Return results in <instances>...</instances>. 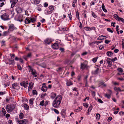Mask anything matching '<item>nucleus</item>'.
Instances as JSON below:
<instances>
[{"instance_id":"24","label":"nucleus","mask_w":124,"mask_h":124,"mask_svg":"<svg viewBox=\"0 0 124 124\" xmlns=\"http://www.w3.org/2000/svg\"><path fill=\"white\" fill-rule=\"evenodd\" d=\"M23 106L25 108L26 110H28L29 109V107L27 104H24Z\"/></svg>"},{"instance_id":"25","label":"nucleus","mask_w":124,"mask_h":124,"mask_svg":"<svg viewBox=\"0 0 124 124\" xmlns=\"http://www.w3.org/2000/svg\"><path fill=\"white\" fill-rule=\"evenodd\" d=\"M54 6L52 5L49 7V8L51 12L52 11H53L54 10Z\"/></svg>"},{"instance_id":"11","label":"nucleus","mask_w":124,"mask_h":124,"mask_svg":"<svg viewBox=\"0 0 124 124\" xmlns=\"http://www.w3.org/2000/svg\"><path fill=\"white\" fill-rule=\"evenodd\" d=\"M107 62L108 63V66L109 67H111L112 65V62L109 58H108L107 59Z\"/></svg>"},{"instance_id":"47","label":"nucleus","mask_w":124,"mask_h":124,"mask_svg":"<svg viewBox=\"0 0 124 124\" xmlns=\"http://www.w3.org/2000/svg\"><path fill=\"white\" fill-rule=\"evenodd\" d=\"M53 110L54 112L55 113L57 114H58L59 113V112L58 110L55 109H53Z\"/></svg>"},{"instance_id":"31","label":"nucleus","mask_w":124,"mask_h":124,"mask_svg":"<svg viewBox=\"0 0 124 124\" xmlns=\"http://www.w3.org/2000/svg\"><path fill=\"white\" fill-rule=\"evenodd\" d=\"M34 99L31 98L29 100L30 103L31 104H33V101L34 100Z\"/></svg>"},{"instance_id":"64","label":"nucleus","mask_w":124,"mask_h":124,"mask_svg":"<svg viewBox=\"0 0 124 124\" xmlns=\"http://www.w3.org/2000/svg\"><path fill=\"white\" fill-rule=\"evenodd\" d=\"M116 23H115L112 22L111 23V25L114 27L115 26V24Z\"/></svg>"},{"instance_id":"33","label":"nucleus","mask_w":124,"mask_h":124,"mask_svg":"<svg viewBox=\"0 0 124 124\" xmlns=\"http://www.w3.org/2000/svg\"><path fill=\"white\" fill-rule=\"evenodd\" d=\"M100 116L99 114H97L96 116V119H99L100 118Z\"/></svg>"},{"instance_id":"57","label":"nucleus","mask_w":124,"mask_h":124,"mask_svg":"<svg viewBox=\"0 0 124 124\" xmlns=\"http://www.w3.org/2000/svg\"><path fill=\"white\" fill-rule=\"evenodd\" d=\"M90 30H95V27H91V28L90 27Z\"/></svg>"},{"instance_id":"15","label":"nucleus","mask_w":124,"mask_h":124,"mask_svg":"<svg viewBox=\"0 0 124 124\" xmlns=\"http://www.w3.org/2000/svg\"><path fill=\"white\" fill-rule=\"evenodd\" d=\"M31 56V53L28 54L27 56H23L24 58L26 60H27L28 58L30 57Z\"/></svg>"},{"instance_id":"30","label":"nucleus","mask_w":124,"mask_h":124,"mask_svg":"<svg viewBox=\"0 0 124 124\" xmlns=\"http://www.w3.org/2000/svg\"><path fill=\"white\" fill-rule=\"evenodd\" d=\"M17 86V84L14 83L12 85V88L13 89H15V87H16Z\"/></svg>"},{"instance_id":"17","label":"nucleus","mask_w":124,"mask_h":124,"mask_svg":"<svg viewBox=\"0 0 124 124\" xmlns=\"http://www.w3.org/2000/svg\"><path fill=\"white\" fill-rule=\"evenodd\" d=\"M33 84L32 82H30L29 83V85L28 87V90L30 91L33 87Z\"/></svg>"},{"instance_id":"43","label":"nucleus","mask_w":124,"mask_h":124,"mask_svg":"<svg viewBox=\"0 0 124 124\" xmlns=\"http://www.w3.org/2000/svg\"><path fill=\"white\" fill-rule=\"evenodd\" d=\"M82 109L81 107H79L78 109H75V111L76 112L79 111Z\"/></svg>"},{"instance_id":"32","label":"nucleus","mask_w":124,"mask_h":124,"mask_svg":"<svg viewBox=\"0 0 124 124\" xmlns=\"http://www.w3.org/2000/svg\"><path fill=\"white\" fill-rule=\"evenodd\" d=\"M23 114L22 113H21L19 115V118L20 119H23Z\"/></svg>"},{"instance_id":"46","label":"nucleus","mask_w":124,"mask_h":124,"mask_svg":"<svg viewBox=\"0 0 124 124\" xmlns=\"http://www.w3.org/2000/svg\"><path fill=\"white\" fill-rule=\"evenodd\" d=\"M9 62L11 64H13L14 63V60H9Z\"/></svg>"},{"instance_id":"9","label":"nucleus","mask_w":124,"mask_h":124,"mask_svg":"<svg viewBox=\"0 0 124 124\" xmlns=\"http://www.w3.org/2000/svg\"><path fill=\"white\" fill-rule=\"evenodd\" d=\"M87 62L85 61L83 63L81 64V68L82 69H84L87 67Z\"/></svg>"},{"instance_id":"49","label":"nucleus","mask_w":124,"mask_h":124,"mask_svg":"<svg viewBox=\"0 0 124 124\" xmlns=\"http://www.w3.org/2000/svg\"><path fill=\"white\" fill-rule=\"evenodd\" d=\"M28 70L29 72L33 69L29 65L28 66Z\"/></svg>"},{"instance_id":"62","label":"nucleus","mask_w":124,"mask_h":124,"mask_svg":"<svg viewBox=\"0 0 124 124\" xmlns=\"http://www.w3.org/2000/svg\"><path fill=\"white\" fill-rule=\"evenodd\" d=\"M110 42V41L108 40H105V43L107 44H108L109 42Z\"/></svg>"},{"instance_id":"18","label":"nucleus","mask_w":124,"mask_h":124,"mask_svg":"<svg viewBox=\"0 0 124 124\" xmlns=\"http://www.w3.org/2000/svg\"><path fill=\"white\" fill-rule=\"evenodd\" d=\"M10 33V32L8 30V31H4V32L2 36H7Z\"/></svg>"},{"instance_id":"7","label":"nucleus","mask_w":124,"mask_h":124,"mask_svg":"<svg viewBox=\"0 0 124 124\" xmlns=\"http://www.w3.org/2000/svg\"><path fill=\"white\" fill-rule=\"evenodd\" d=\"M114 18L117 20L120 21H121L123 23L124 22V19L122 18L119 17L117 14L114 15Z\"/></svg>"},{"instance_id":"23","label":"nucleus","mask_w":124,"mask_h":124,"mask_svg":"<svg viewBox=\"0 0 124 124\" xmlns=\"http://www.w3.org/2000/svg\"><path fill=\"white\" fill-rule=\"evenodd\" d=\"M33 1L34 2V4H38L40 2L39 0H33Z\"/></svg>"},{"instance_id":"13","label":"nucleus","mask_w":124,"mask_h":124,"mask_svg":"<svg viewBox=\"0 0 124 124\" xmlns=\"http://www.w3.org/2000/svg\"><path fill=\"white\" fill-rule=\"evenodd\" d=\"M44 42L46 43L49 44L52 42V40L51 39L49 38H47L45 40Z\"/></svg>"},{"instance_id":"29","label":"nucleus","mask_w":124,"mask_h":124,"mask_svg":"<svg viewBox=\"0 0 124 124\" xmlns=\"http://www.w3.org/2000/svg\"><path fill=\"white\" fill-rule=\"evenodd\" d=\"M93 108V106L92 105H91V106L89 107L88 110V113H89L91 111Z\"/></svg>"},{"instance_id":"52","label":"nucleus","mask_w":124,"mask_h":124,"mask_svg":"<svg viewBox=\"0 0 124 124\" xmlns=\"http://www.w3.org/2000/svg\"><path fill=\"white\" fill-rule=\"evenodd\" d=\"M98 101L101 103H103V102L101 100V99H99L98 100Z\"/></svg>"},{"instance_id":"37","label":"nucleus","mask_w":124,"mask_h":124,"mask_svg":"<svg viewBox=\"0 0 124 124\" xmlns=\"http://www.w3.org/2000/svg\"><path fill=\"white\" fill-rule=\"evenodd\" d=\"M92 14H91L92 15V16L94 18H96L97 17L96 15L95 14L93 11H92Z\"/></svg>"},{"instance_id":"56","label":"nucleus","mask_w":124,"mask_h":124,"mask_svg":"<svg viewBox=\"0 0 124 124\" xmlns=\"http://www.w3.org/2000/svg\"><path fill=\"white\" fill-rule=\"evenodd\" d=\"M87 52H84L81 55L82 56H84L87 54Z\"/></svg>"},{"instance_id":"1","label":"nucleus","mask_w":124,"mask_h":124,"mask_svg":"<svg viewBox=\"0 0 124 124\" xmlns=\"http://www.w3.org/2000/svg\"><path fill=\"white\" fill-rule=\"evenodd\" d=\"M36 21V19L34 17H27L26 18L25 21V22L26 24H28L30 22L34 23Z\"/></svg>"},{"instance_id":"50","label":"nucleus","mask_w":124,"mask_h":124,"mask_svg":"<svg viewBox=\"0 0 124 124\" xmlns=\"http://www.w3.org/2000/svg\"><path fill=\"white\" fill-rule=\"evenodd\" d=\"M107 30L108 31L112 33L113 32V31L110 28H107Z\"/></svg>"},{"instance_id":"36","label":"nucleus","mask_w":124,"mask_h":124,"mask_svg":"<svg viewBox=\"0 0 124 124\" xmlns=\"http://www.w3.org/2000/svg\"><path fill=\"white\" fill-rule=\"evenodd\" d=\"M84 29L87 31H90V27H84Z\"/></svg>"},{"instance_id":"41","label":"nucleus","mask_w":124,"mask_h":124,"mask_svg":"<svg viewBox=\"0 0 124 124\" xmlns=\"http://www.w3.org/2000/svg\"><path fill=\"white\" fill-rule=\"evenodd\" d=\"M118 71L122 73L123 72V70L122 68H118L117 69Z\"/></svg>"},{"instance_id":"35","label":"nucleus","mask_w":124,"mask_h":124,"mask_svg":"<svg viewBox=\"0 0 124 124\" xmlns=\"http://www.w3.org/2000/svg\"><path fill=\"white\" fill-rule=\"evenodd\" d=\"M32 93L33 95H37V92L36 90H33L32 91Z\"/></svg>"},{"instance_id":"14","label":"nucleus","mask_w":124,"mask_h":124,"mask_svg":"<svg viewBox=\"0 0 124 124\" xmlns=\"http://www.w3.org/2000/svg\"><path fill=\"white\" fill-rule=\"evenodd\" d=\"M106 37L103 36V35H101L99 36V37L97 38V39L98 40H102L104 39H105L106 38Z\"/></svg>"},{"instance_id":"12","label":"nucleus","mask_w":124,"mask_h":124,"mask_svg":"<svg viewBox=\"0 0 124 124\" xmlns=\"http://www.w3.org/2000/svg\"><path fill=\"white\" fill-rule=\"evenodd\" d=\"M52 47L54 49H57L58 48V45L57 43H54L52 45Z\"/></svg>"},{"instance_id":"34","label":"nucleus","mask_w":124,"mask_h":124,"mask_svg":"<svg viewBox=\"0 0 124 124\" xmlns=\"http://www.w3.org/2000/svg\"><path fill=\"white\" fill-rule=\"evenodd\" d=\"M52 13V12L51 11H50L49 10H47L45 12V14L46 15L50 14H51Z\"/></svg>"},{"instance_id":"44","label":"nucleus","mask_w":124,"mask_h":124,"mask_svg":"<svg viewBox=\"0 0 124 124\" xmlns=\"http://www.w3.org/2000/svg\"><path fill=\"white\" fill-rule=\"evenodd\" d=\"M122 47L123 48H124V39H122Z\"/></svg>"},{"instance_id":"22","label":"nucleus","mask_w":124,"mask_h":124,"mask_svg":"<svg viewBox=\"0 0 124 124\" xmlns=\"http://www.w3.org/2000/svg\"><path fill=\"white\" fill-rule=\"evenodd\" d=\"M68 30V28L67 27H62L61 28V30L63 31H67Z\"/></svg>"},{"instance_id":"61","label":"nucleus","mask_w":124,"mask_h":124,"mask_svg":"<svg viewBox=\"0 0 124 124\" xmlns=\"http://www.w3.org/2000/svg\"><path fill=\"white\" fill-rule=\"evenodd\" d=\"M81 77L80 76H78V81H79L80 80Z\"/></svg>"},{"instance_id":"59","label":"nucleus","mask_w":124,"mask_h":124,"mask_svg":"<svg viewBox=\"0 0 124 124\" xmlns=\"http://www.w3.org/2000/svg\"><path fill=\"white\" fill-rule=\"evenodd\" d=\"M112 118L111 117H108V121L109 122L111 121V120L112 119Z\"/></svg>"},{"instance_id":"10","label":"nucleus","mask_w":124,"mask_h":124,"mask_svg":"<svg viewBox=\"0 0 124 124\" xmlns=\"http://www.w3.org/2000/svg\"><path fill=\"white\" fill-rule=\"evenodd\" d=\"M28 83V82L27 81H23L20 83V85L21 86L26 88L27 87V85Z\"/></svg>"},{"instance_id":"54","label":"nucleus","mask_w":124,"mask_h":124,"mask_svg":"<svg viewBox=\"0 0 124 124\" xmlns=\"http://www.w3.org/2000/svg\"><path fill=\"white\" fill-rule=\"evenodd\" d=\"M12 4L11 6V7L13 8L15 6L16 4H15L14 2H12Z\"/></svg>"},{"instance_id":"19","label":"nucleus","mask_w":124,"mask_h":124,"mask_svg":"<svg viewBox=\"0 0 124 124\" xmlns=\"http://www.w3.org/2000/svg\"><path fill=\"white\" fill-rule=\"evenodd\" d=\"M56 95V93H52L51 94L50 97L51 98L53 99L55 97Z\"/></svg>"},{"instance_id":"8","label":"nucleus","mask_w":124,"mask_h":124,"mask_svg":"<svg viewBox=\"0 0 124 124\" xmlns=\"http://www.w3.org/2000/svg\"><path fill=\"white\" fill-rule=\"evenodd\" d=\"M62 99V96L60 95H57L55 98L54 100L59 102L61 103Z\"/></svg>"},{"instance_id":"63","label":"nucleus","mask_w":124,"mask_h":124,"mask_svg":"<svg viewBox=\"0 0 124 124\" xmlns=\"http://www.w3.org/2000/svg\"><path fill=\"white\" fill-rule=\"evenodd\" d=\"M113 83L114 85H119V83L116 82H113Z\"/></svg>"},{"instance_id":"21","label":"nucleus","mask_w":124,"mask_h":124,"mask_svg":"<svg viewBox=\"0 0 124 124\" xmlns=\"http://www.w3.org/2000/svg\"><path fill=\"white\" fill-rule=\"evenodd\" d=\"M47 89V87L46 86H42L41 88V90L44 92H46Z\"/></svg>"},{"instance_id":"38","label":"nucleus","mask_w":124,"mask_h":124,"mask_svg":"<svg viewBox=\"0 0 124 124\" xmlns=\"http://www.w3.org/2000/svg\"><path fill=\"white\" fill-rule=\"evenodd\" d=\"M83 105L86 108H88V104L87 103H85L83 104Z\"/></svg>"},{"instance_id":"60","label":"nucleus","mask_w":124,"mask_h":124,"mask_svg":"<svg viewBox=\"0 0 124 124\" xmlns=\"http://www.w3.org/2000/svg\"><path fill=\"white\" fill-rule=\"evenodd\" d=\"M104 48L103 46L102 45H100L99 46V49L101 50Z\"/></svg>"},{"instance_id":"3","label":"nucleus","mask_w":124,"mask_h":124,"mask_svg":"<svg viewBox=\"0 0 124 124\" xmlns=\"http://www.w3.org/2000/svg\"><path fill=\"white\" fill-rule=\"evenodd\" d=\"M9 15L6 13H4L0 16L1 18L4 21L8 20L9 19Z\"/></svg>"},{"instance_id":"27","label":"nucleus","mask_w":124,"mask_h":124,"mask_svg":"<svg viewBox=\"0 0 124 124\" xmlns=\"http://www.w3.org/2000/svg\"><path fill=\"white\" fill-rule=\"evenodd\" d=\"M33 71L34 72H33L31 73L33 76L36 77L37 76V74L36 72V71L35 70L34 71Z\"/></svg>"},{"instance_id":"53","label":"nucleus","mask_w":124,"mask_h":124,"mask_svg":"<svg viewBox=\"0 0 124 124\" xmlns=\"http://www.w3.org/2000/svg\"><path fill=\"white\" fill-rule=\"evenodd\" d=\"M17 68L18 69L20 70H22V68L19 65H17Z\"/></svg>"},{"instance_id":"39","label":"nucleus","mask_w":124,"mask_h":124,"mask_svg":"<svg viewBox=\"0 0 124 124\" xmlns=\"http://www.w3.org/2000/svg\"><path fill=\"white\" fill-rule=\"evenodd\" d=\"M44 104V100H43L42 101H40L39 105L43 106Z\"/></svg>"},{"instance_id":"6","label":"nucleus","mask_w":124,"mask_h":124,"mask_svg":"<svg viewBox=\"0 0 124 124\" xmlns=\"http://www.w3.org/2000/svg\"><path fill=\"white\" fill-rule=\"evenodd\" d=\"M60 103L54 100L53 102V106L55 108H58L59 107Z\"/></svg>"},{"instance_id":"4","label":"nucleus","mask_w":124,"mask_h":124,"mask_svg":"<svg viewBox=\"0 0 124 124\" xmlns=\"http://www.w3.org/2000/svg\"><path fill=\"white\" fill-rule=\"evenodd\" d=\"M8 30L10 32L14 30H17V28L15 27L13 24H11L9 25Z\"/></svg>"},{"instance_id":"51","label":"nucleus","mask_w":124,"mask_h":124,"mask_svg":"<svg viewBox=\"0 0 124 124\" xmlns=\"http://www.w3.org/2000/svg\"><path fill=\"white\" fill-rule=\"evenodd\" d=\"M11 59L14 58L15 56V55L14 54H11L10 55Z\"/></svg>"},{"instance_id":"40","label":"nucleus","mask_w":124,"mask_h":124,"mask_svg":"<svg viewBox=\"0 0 124 124\" xmlns=\"http://www.w3.org/2000/svg\"><path fill=\"white\" fill-rule=\"evenodd\" d=\"M2 111L3 113V114L4 115L6 114V112L4 108H2Z\"/></svg>"},{"instance_id":"55","label":"nucleus","mask_w":124,"mask_h":124,"mask_svg":"<svg viewBox=\"0 0 124 124\" xmlns=\"http://www.w3.org/2000/svg\"><path fill=\"white\" fill-rule=\"evenodd\" d=\"M117 60V58L115 57L111 61L113 62H114L115 61H116Z\"/></svg>"},{"instance_id":"58","label":"nucleus","mask_w":124,"mask_h":124,"mask_svg":"<svg viewBox=\"0 0 124 124\" xmlns=\"http://www.w3.org/2000/svg\"><path fill=\"white\" fill-rule=\"evenodd\" d=\"M44 6L45 7H47L48 6V4L47 3H46V2H45L44 3Z\"/></svg>"},{"instance_id":"5","label":"nucleus","mask_w":124,"mask_h":124,"mask_svg":"<svg viewBox=\"0 0 124 124\" xmlns=\"http://www.w3.org/2000/svg\"><path fill=\"white\" fill-rule=\"evenodd\" d=\"M17 122H18L19 124H26L28 122V120L26 119L21 120H19L18 119H16Z\"/></svg>"},{"instance_id":"16","label":"nucleus","mask_w":124,"mask_h":124,"mask_svg":"<svg viewBox=\"0 0 124 124\" xmlns=\"http://www.w3.org/2000/svg\"><path fill=\"white\" fill-rule=\"evenodd\" d=\"M99 69L98 68H97L96 70L93 71H92V74L94 75H96L98 74L99 73Z\"/></svg>"},{"instance_id":"48","label":"nucleus","mask_w":124,"mask_h":124,"mask_svg":"<svg viewBox=\"0 0 124 124\" xmlns=\"http://www.w3.org/2000/svg\"><path fill=\"white\" fill-rule=\"evenodd\" d=\"M69 17V18H70V20H71L72 19V16L71 15V13L69 14L68 15Z\"/></svg>"},{"instance_id":"2","label":"nucleus","mask_w":124,"mask_h":124,"mask_svg":"<svg viewBox=\"0 0 124 124\" xmlns=\"http://www.w3.org/2000/svg\"><path fill=\"white\" fill-rule=\"evenodd\" d=\"M15 108V106L13 105H8L7 106L6 110L7 112L10 113Z\"/></svg>"},{"instance_id":"42","label":"nucleus","mask_w":124,"mask_h":124,"mask_svg":"<svg viewBox=\"0 0 124 124\" xmlns=\"http://www.w3.org/2000/svg\"><path fill=\"white\" fill-rule=\"evenodd\" d=\"M98 58L97 57L94 58L93 59L92 61L94 63H95L96 62Z\"/></svg>"},{"instance_id":"20","label":"nucleus","mask_w":124,"mask_h":124,"mask_svg":"<svg viewBox=\"0 0 124 124\" xmlns=\"http://www.w3.org/2000/svg\"><path fill=\"white\" fill-rule=\"evenodd\" d=\"M106 54L108 56H112L113 54V53L111 51H108L107 52Z\"/></svg>"},{"instance_id":"28","label":"nucleus","mask_w":124,"mask_h":124,"mask_svg":"<svg viewBox=\"0 0 124 124\" xmlns=\"http://www.w3.org/2000/svg\"><path fill=\"white\" fill-rule=\"evenodd\" d=\"M111 94H107V93L105 94H104L105 96L108 99H109L110 97V95Z\"/></svg>"},{"instance_id":"45","label":"nucleus","mask_w":124,"mask_h":124,"mask_svg":"<svg viewBox=\"0 0 124 124\" xmlns=\"http://www.w3.org/2000/svg\"><path fill=\"white\" fill-rule=\"evenodd\" d=\"M2 46H4L5 45V41L4 40H2L1 42Z\"/></svg>"},{"instance_id":"26","label":"nucleus","mask_w":124,"mask_h":124,"mask_svg":"<svg viewBox=\"0 0 124 124\" xmlns=\"http://www.w3.org/2000/svg\"><path fill=\"white\" fill-rule=\"evenodd\" d=\"M114 90H115L117 92L118 91L120 92H121L122 91L119 87L117 88L116 87H115L114 88Z\"/></svg>"}]
</instances>
